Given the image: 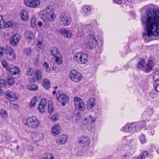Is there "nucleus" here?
I'll return each mask as SVG.
<instances>
[{"instance_id": "nucleus-1", "label": "nucleus", "mask_w": 159, "mask_h": 159, "mask_svg": "<svg viewBox=\"0 0 159 159\" xmlns=\"http://www.w3.org/2000/svg\"><path fill=\"white\" fill-rule=\"evenodd\" d=\"M142 23L146 28L143 38L147 43L151 41L152 36H157L159 33V10L151 9L142 16Z\"/></svg>"}, {"instance_id": "nucleus-2", "label": "nucleus", "mask_w": 159, "mask_h": 159, "mask_svg": "<svg viewBox=\"0 0 159 159\" xmlns=\"http://www.w3.org/2000/svg\"><path fill=\"white\" fill-rule=\"evenodd\" d=\"M44 21V25L46 27L49 26L51 22L54 21L56 16L53 11L52 7L48 5L43 10L40 14Z\"/></svg>"}, {"instance_id": "nucleus-3", "label": "nucleus", "mask_w": 159, "mask_h": 159, "mask_svg": "<svg viewBox=\"0 0 159 159\" xmlns=\"http://www.w3.org/2000/svg\"><path fill=\"white\" fill-rule=\"evenodd\" d=\"M74 60L80 64H85L88 61L87 54L83 52L75 53L74 55Z\"/></svg>"}, {"instance_id": "nucleus-4", "label": "nucleus", "mask_w": 159, "mask_h": 159, "mask_svg": "<svg viewBox=\"0 0 159 159\" xmlns=\"http://www.w3.org/2000/svg\"><path fill=\"white\" fill-rule=\"evenodd\" d=\"M40 125L39 120L34 116H32L26 119L25 125L31 129L38 128Z\"/></svg>"}, {"instance_id": "nucleus-5", "label": "nucleus", "mask_w": 159, "mask_h": 159, "mask_svg": "<svg viewBox=\"0 0 159 159\" xmlns=\"http://www.w3.org/2000/svg\"><path fill=\"white\" fill-rule=\"evenodd\" d=\"M84 43L90 49L95 48L97 43V41L94 36L92 35L87 36L84 39Z\"/></svg>"}, {"instance_id": "nucleus-6", "label": "nucleus", "mask_w": 159, "mask_h": 159, "mask_svg": "<svg viewBox=\"0 0 159 159\" xmlns=\"http://www.w3.org/2000/svg\"><path fill=\"white\" fill-rule=\"evenodd\" d=\"M3 55L5 53L7 59L13 61L16 59V55L14 53V50L10 46H7L3 48Z\"/></svg>"}, {"instance_id": "nucleus-7", "label": "nucleus", "mask_w": 159, "mask_h": 159, "mask_svg": "<svg viewBox=\"0 0 159 159\" xmlns=\"http://www.w3.org/2000/svg\"><path fill=\"white\" fill-rule=\"evenodd\" d=\"M69 77L72 81L76 83L81 81L83 78L82 74L75 70L70 71Z\"/></svg>"}, {"instance_id": "nucleus-8", "label": "nucleus", "mask_w": 159, "mask_h": 159, "mask_svg": "<svg viewBox=\"0 0 159 159\" xmlns=\"http://www.w3.org/2000/svg\"><path fill=\"white\" fill-rule=\"evenodd\" d=\"M59 20L65 26H68L72 21L71 17L66 13H62L60 15Z\"/></svg>"}, {"instance_id": "nucleus-9", "label": "nucleus", "mask_w": 159, "mask_h": 159, "mask_svg": "<svg viewBox=\"0 0 159 159\" xmlns=\"http://www.w3.org/2000/svg\"><path fill=\"white\" fill-rule=\"evenodd\" d=\"M56 98L58 101L61 102L62 106H65L69 101V97L60 92L57 93Z\"/></svg>"}, {"instance_id": "nucleus-10", "label": "nucleus", "mask_w": 159, "mask_h": 159, "mask_svg": "<svg viewBox=\"0 0 159 159\" xmlns=\"http://www.w3.org/2000/svg\"><path fill=\"white\" fill-rule=\"evenodd\" d=\"M74 101L75 106L76 110L80 111L84 110L85 108V105L82 100L78 97H75L74 98Z\"/></svg>"}, {"instance_id": "nucleus-11", "label": "nucleus", "mask_w": 159, "mask_h": 159, "mask_svg": "<svg viewBox=\"0 0 159 159\" xmlns=\"http://www.w3.org/2000/svg\"><path fill=\"white\" fill-rule=\"evenodd\" d=\"M24 3L27 7L36 8L41 4L39 0H24Z\"/></svg>"}, {"instance_id": "nucleus-12", "label": "nucleus", "mask_w": 159, "mask_h": 159, "mask_svg": "<svg viewBox=\"0 0 159 159\" xmlns=\"http://www.w3.org/2000/svg\"><path fill=\"white\" fill-rule=\"evenodd\" d=\"M96 119L94 117H92L90 116L89 118H85L84 121V128L87 129L88 130L90 131L91 130L92 124L91 122H94Z\"/></svg>"}, {"instance_id": "nucleus-13", "label": "nucleus", "mask_w": 159, "mask_h": 159, "mask_svg": "<svg viewBox=\"0 0 159 159\" xmlns=\"http://www.w3.org/2000/svg\"><path fill=\"white\" fill-rule=\"evenodd\" d=\"M4 94L7 96V98L11 101L16 100L18 97V95L16 93L10 91H7L4 93Z\"/></svg>"}, {"instance_id": "nucleus-14", "label": "nucleus", "mask_w": 159, "mask_h": 159, "mask_svg": "<svg viewBox=\"0 0 159 159\" xmlns=\"http://www.w3.org/2000/svg\"><path fill=\"white\" fill-rule=\"evenodd\" d=\"M21 39V36L18 33L14 34L11 37L10 42L14 46H17L19 44V40Z\"/></svg>"}, {"instance_id": "nucleus-15", "label": "nucleus", "mask_w": 159, "mask_h": 159, "mask_svg": "<svg viewBox=\"0 0 159 159\" xmlns=\"http://www.w3.org/2000/svg\"><path fill=\"white\" fill-rule=\"evenodd\" d=\"M14 25L13 21H11L6 23L4 21L3 17L0 16V29H3L4 28L12 27Z\"/></svg>"}, {"instance_id": "nucleus-16", "label": "nucleus", "mask_w": 159, "mask_h": 159, "mask_svg": "<svg viewBox=\"0 0 159 159\" xmlns=\"http://www.w3.org/2000/svg\"><path fill=\"white\" fill-rule=\"evenodd\" d=\"M137 124L134 123H132L130 125L126 124L122 128V130L129 132L135 131L137 128Z\"/></svg>"}, {"instance_id": "nucleus-17", "label": "nucleus", "mask_w": 159, "mask_h": 159, "mask_svg": "<svg viewBox=\"0 0 159 159\" xmlns=\"http://www.w3.org/2000/svg\"><path fill=\"white\" fill-rule=\"evenodd\" d=\"M47 104V101L45 98H42L39 104L38 109L40 112L43 113L45 111V107Z\"/></svg>"}, {"instance_id": "nucleus-18", "label": "nucleus", "mask_w": 159, "mask_h": 159, "mask_svg": "<svg viewBox=\"0 0 159 159\" xmlns=\"http://www.w3.org/2000/svg\"><path fill=\"white\" fill-rule=\"evenodd\" d=\"M154 61L152 60L148 61L146 65L145 66L143 71L146 73H148L154 66Z\"/></svg>"}, {"instance_id": "nucleus-19", "label": "nucleus", "mask_w": 159, "mask_h": 159, "mask_svg": "<svg viewBox=\"0 0 159 159\" xmlns=\"http://www.w3.org/2000/svg\"><path fill=\"white\" fill-rule=\"evenodd\" d=\"M32 137L34 142H38L43 140L44 135L42 133L36 132L33 134Z\"/></svg>"}, {"instance_id": "nucleus-20", "label": "nucleus", "mask_w": 159, "mask_h": 159, "mask_svg": "<svg viewBox=\"0 0 159 159\" xmlns=\"http://www.w3.org/2000/svg\"><path fill=\"white\" fill-rule=\"evenodd\" d=\"M67 136L66 134H62L57 140V143L58 145H62L65 144L67 141Z\"/></svg>"}, {"instance_id": "nucleus-21", "label": "nucleus", "mask_w": 159, "mask_h": 159, "mask_svg": "<svg viewBox=\"0 0 159 159\" xmlns=\"http://www.w3.org/2000/svg\"><path fill=\"white\" fill-rule=\"evenodd\" d=\"M97 101L96 99L94 98H90L87 104V108L88 109H92L96 106Z\"/></svg>"}, {"instance_id": "nucleus-22", "label": "nucleus", "mask_w": 159, "mask_h": 159, "mask_svg": "<svg viewBox=\"0 0 159 159\" xmlns=\"http://www.w3.org/2000/svg\"><path fill=\"white\" fill-rule=\"evenodd\" d=\"M60 33L63 36L67 38H70L72 36L71 32L70 30H67L64 29H61L59 30Z\"/></svg>"}, {"instance_id": "nucleus-23", "label": "nucleus", "mask_w": 159, "mask_h": 159, "mask_svg": "<svg viewBox=\"0 0 159 159\" xmlns=\"http://www.w3.org/2000/svg\"><path fill=\"white\" fill-rule=\"evenodd\" d=\"M78 141L82 144L86 146L89 144L90 140L89 138L87 136L83 135L80 138Z\"/></svg>"}, {"instance_id": "nucleus-24", "label": "nucleus", "mask_w": 159, "mask_h": 159, "mask_svg": "<svg viewBox=\"0 0 159 159\" xmlns=\"http://www.w3.org/2000/svg\"><path fill=\"white\" fill-rule=\"evenodd\" d=\"M9 73L11 75H15L18 74L20 73V70L17 67L10 68L8 70Z\"/></svg>"}, {"instance_id": "nucleus-25", "label": "nucleus", "mask_w": 159, "mask_h": 159, "mask_svg": "<svg viewBox=\"0 0 159 159\" xmlns=\"http://www.w3.org/2000/svg\"><path fill=\"white\" fill-rule=\"evenodd\" d=\"M50 53L52 56H54V57L60 55L61 54L58 52V49L56 47H52L50 50Z\"/></svg>"}, {"instance_id": "nucleus-26", "label": "nucleus", "mask_w": 159, "mask_h": 159, "mask_svg": "<svg viewBox=\"0 0 159 159\" xmlns=\"http://www.w3.org/2000/svg\"><path fill=\"white\" fill-rule=\"evenodd\" d=\"M52 132L54 135L58 134L61 131V127L58 125H56L52 128Z\"/></svg>"}, {"instance_id": "nucleus-27", "label": "nucleus", "mask_w": 159, "mask_h": 159, "mask_svg": "<svg viewBox=\"0 0 159 159\" xmlns=\"http://www.w3.org/2000/svg\"><path fill=\"white\" fill-rule=\"evenodd\" d=\"M145 63V60L143 59H142L138 63L137 66L138 69L141 70L143 69L145 67L144 65Z\"/></svg>"}, {"instance_id": "nucleus-28", "label": "nucleus", "mask_w": 159, "mask_h": 159, "mask_svg": "<svg viewBox=\"0 0 159 159\" xmlns=\"http://www.w3.org/2000/svg\"><path fill=\"white\" fill-rule=\"evenodd\" d=\"M34 75L38 81L41 80L42 78V74L41 71L37 70L34 73Z\"/></svg>"}, {"instance_id": "nucleus-29", "label": "nucleus", "mask_w": 159, "mask_h": 159, "mask_svg": "<svg viewBox=\"0 0 159 159\" xmlns=\"http://www.w3.org/2000/svg\"><path fill=\"white\" fill-rule=\"evenodd\" d=\"M20 14L21 18L23 20L26 21L28 20V15L27 11L22 10L21 11Z\"/></svg>"}, {"instance_id": "nucleus-30", "label": "nucleus", "mask_w": 159, "mask_h": 159, "mask_svg": "<svg viewBox=\"0 0 159 159\" xmlns=\"http://www.w3.org/2000/svg\"><path fill=\"white\" fill-rule=\"evenodd\" d=\"M48 112L49 114H51L53 111L54 108L53 106V103L51 101L49 100L48 102Z\"/></svg>"}, {"instance_id": "nucleus-31", "label": "nucleus", "mask_w": 159, "mask_h": 159, "mask_svg": "<svg viewBox=\"0 0 159 159\" xmlns=\"http://www.w3.org/2000/svg\"><path fill=\"white\" fill-rule=\"evenodd\" d=\"M134 124H137V128L136 130H140V129L145 127L146 125V122L144 120L140 121L138 123H134Z\"/></svg>"}, {"instance_id": "nucleus-32", "label": "nucleus", "mask_w": 159, "mask_h": 159, "mask_svg": "<svg viewBox=\"0 0 159 159\" xmlns=\"http://www.w3.org/2000/svg\"><path fill=\"white\" fill-rule=\"evenodd\" d=\"M25 37L28 40H31L34 38V35L32 33L29 31H27L25 33Z\"/></svg>"}, {"instance_id": "nucleus-33", "label": "nucleus", "mask_w": 159, "mask_h": 159, "mask_svg": "<svg viewBox=\"0 0 159 159\" xmlns=\"http://www.w3.org/2000/svg\"><path fill=\"white\" fill-rule=\"evenodd\" d=\"M148 152L146 151H144L143 153H141L138 157H136L134 159H145L148 157Z\"/></svg>"}, {"instance_id": "nucleus-34", "label": "nucleus", "mask_w": 159, "mask_h": 159, "mask_svg": "<svg viewBox=\"0 0 159 159\" xmlns=\"http://www.w3.org/2000/svg\"><path fill=\"white\" fill-rule=\"evenodd\" d=\"M55 58V63L58 65H60L63 62V59L62 58V55L61 54L58 55V56L54 57Z\"/></svg>"}, {"instance_id": "nucleus-35", "label": "nucleus", "mask_w": 159, "mask_h": 159, "mask_svg": "<svg viewBox=\"0 0 159 159\" xmlns=\"http://www.w3.org/2000/svg\"><path fill=\"white\" fill-rule=\"evenodd\" d=\"M74 116L77 120H80L81 117V114L79 110H75L74 113Z\"/></svg>"}, {"instance_id": "nucleus-36", "label": "nucleus", "mask_w": 159, "mask_h": 159, "mask_svg": "<svg viewBox=\"0 0 159 159\" xmlns=\"http://www.w3.org/2000/svg\"><path fill=\"white\" fill-rule=\"evenodd\" d=\"M37 50L40 53L42 52L44 48V46L42 41H39L37 44Z\"/></svg>"}, {"instance_id": "nucleus-37", "label": "nucleus", "mask_w": 159, "mask_h": 159, "mask_svg": "<svg viewBox=\"0 0 159 159\" xmlns=\"http://www.w3.org/2000/svg\"><path fill=\"white\" fill-rule=\"evenodd\" d=\"M0 116L2 118L6 119L8 117V113L5 110L0 109Z\"/></svg>"}, {"instance_id": "nucleus-38", "label": "nucleus", "mask_w": 159, "mask_h": 159, "mask_svg": "<svg viewBox=\"0 0 159 159\" xmlns=\"http://www.w3.org/2000/svg\"><path fill=\"white\" fill-rule=\"evenodd\" d=\"M23 52L24 54L28 56L31 54V50L30 48H26L24 49Z\"/></svg>"}, {"instance_id": "nucleus-39", "label": "nucleus", "mask_w": 159, "mask_h": 159, "mask_svg": "<svg viewBox=\"0 0 159 159\" xmlns=\"http://www.w3.org/2000/svg\"><path fill=\"white\" fill-rule=\"evenodd\" d=\"M28 89L30 90H36L38 89V86L36 84L29 85L28 86Z\"/></svg>"}, {"instance_id": "nucleus-40", "label": "nucleus", "mask_w": 159, "mask_h": 159, "mask_svg": "<svg viewBox=\"0 0 159 159\" xmlns=\"http://www.w3.org/2000/svg\"><path fill=\"white\" fill-rule=\"evenodd\" d=\"M43 82L44 83V87L47 89H48L50 87L49 81L47 79H45L43 80Z\"/></svg>"}, {"instance_id": "nucleus-41", "label": "nucleus", "mask_w": 159, "mask_h": 159, "mask_svg": "<svg viewBox=\"0 0 159 159\" xmlns=\"http://www.w3.org/2000/svg\"><path fill=\"white\" fill-rule=\"evenodd\" d=\"M36 17L35 16H33L31 21V25L33 28L35 27L36 25Z\"/></svg>"}, {"instance_id": "nucleus-42", "label": "nucleus", "mask_w": 159, "mask_h": 159, "mask_svg": "<svg viewBox=\"0 0 159 159\" xmlns=\"http://www.w3.org/2000/svg\"><path fill=\"white\" fill-rule=\"evenodd\" d=\"M153 79L155 82L159 81V70H157V71L155 73L153 77Z\"/></svg>"}, {"instance_id": "nucleus-43", "label": "nucleus", "mask_w": 159, "mask_h": 159, "mask_svg": "<svg viewBox=\"0 0 159 159\" xmlns=\"http://www.w3.org/2000/svg\"><path fill=\"white\" fill-rule=\"evenodd\" d=\"M37 101V98L36 96H35L32 99L30 102V107H34L36 104Z\"/></svg>"}, {"instance_id": "nucleus-44", "label": "nucleus", "mask_w": 159, "mask_h": 159, "mask_svg": "<svg viewBox=\"0 0 159 159\" xmlns=\"http://www.w3.org/2000/svg\"><path fill=\"white\" fill-rule=\"evenodd\" d=\"M7 80L8 84L11 85L14 83L15 79L14 77L9 76L7 77Z\"/></svg>"}, {"instance_id": "nucleus-45", "label": "nucleus", "mask_w": 159, "mask_h": 159, "mask_svg": "<svg viewBox=\"0 0 159 159\" xmlns=\"http://www.w3.org/2000/svg\"><path fill=\"white\" fill-rule=\"evenodd\" d=\"M58 118L59 115L57 113H56L54 115L50 116V119L52 121H56Z\"/></svg>"}, {"instance_id": "nucleus-46", "label": "nucleus", "mask_w": 159, "mask_h": 159, "mask_svg": "<svg viewBox=\"0 0 159 159\" xmlns=\"http://www.w3.org/2000/svg\"><path fill=\"white\" fill-rule=\"evenodd\" d=\"M2 65L3 67L6 70H8L9 69V67L8 66L7 62L5 60H3L2 61Z\"/></svg>"}, {"instance_id": "nucleus-47", "label": "nucleus", "mask_w": 159, "mask_h": 159, "mask_svg": "<svg viewBox=\"0 0 159 159\" xmlns=\"http://www.w3.org/2000/svg\"><path fill=\"white\" fill-rule=\"evenodd\" d=\"M6 85V81L3 80H0V87L3 88L5 87Z\"/></svg>"}, {"instance_id": "nucleus-48", "label": "nucleus", "mask_w": 159, "mask_h": 159, "mask_svg": "<svg viewBox=\"0 0 159 159\" xmlns=\"http://www.w3.org/2000/svg\"><path fill=\"white\" fill-rule=\"evenodd\" d=\"M139 139L141 143H143L146 141V138L144 135L142 134L140 136Z\"/></svg>"}, {"instance_id": "nucleus-49", "label": "nucleus", "mask_w": 159, "mask_h": 159, "mask_svg": "<svg viewBox=\"0 0 159 159\" xmlns=\"http://www.w3.org/2000/svg\"><path fill=\"white\" fill-rule=\"evenodd\" d=\"M83 9V10L86 12H89L91 10V7L88 5L85 6Z\"/></svg>"}, {"instance_id": "nucleus-50", "label": "nucleus", "mask_w": 159, "mask_h": 159, "mask_svg": "<svg viewBox=\"0 0 159 159\" xmlns=\"http://www.w3.org/2000/svg\"><path fill=\"white\" fill-rule=\"evenodd\" d=\"M43 66L46 69V71L47 72H49L50 70V69L49 67L48 64L46 62H44L43 64Z\"/></svg>"}, {"instance_id": "nucleus-51", "label": "nucleus", "mask_w": 159, "mask_h": 159, "mask_svg": "<svg viewBox=\"0 0 159 159\" xmlns=\"http://www.w3.org/2000/svg\"><path fill=\"white\" fill-rule=\"evenodd\" d=\"M34 72V70L31 68H29L27 69V74L28 75H32Z\"/></svg>"}, {"instance_id": "nucleus-52", "label": "nucleus", "mask_w": 159, "mask_h": 159, "mask_svg": "<svg viewBox=\"0 0 159 159\" xmlns=\"http://www.w3.org/2000/svg\"><path fill=\"white\" fill-rule=\"evenodd\" d=\"M153 85L155 90L158 92H159V83L157 84L156 82L154 83Z\"/></svg>"}, {"instance_id": "nucleus-53", "label": "nucleus", "mask_w": 159, "mask_h": 159, "mask_svg": "<svg viewBox=\"0 0 159 159\" xmlns=\"http://www.w3.org/2000/svg\"><path fill=\"white\" fill-rule=\"evenodd\" d=\"M40 159H54L53 156L51 154L48 155L46 157H42Z\"/></svg>"}, {"instance_id": "nucleus-54", "label": "nucleus", "mask_w": 159, "mask_h": 159, "mask_svg": "<svg viewBox=\"0 0 159 159\" xmlns=\"http://www.w3.org/2000/svg\"><path fill=\"white\" fill-rule=\"evenodd\" d=\"M145 111L149 115H152L153 112V110L151 109H147Z\"/></svg>"}, {"instance_id": "nucleus-55", "label": "nucleus", "mask_w": 159, "mask_h": 159, "mask_svg": "<svg viewBox=\"0 0 159 159\" xmlns=\"http://www.w3.org/2000/svg\"><path fill=\"white\" fill-rule=\"evenodd\" d=\"M39 60L38 59H36L34 63V65L36 66H38L39 64Z\"/></svg>"}, {"instance_id": "nucleus-56", "label": "nucleus", "mask_w": 159, "mask_h": 159, "mask_svg": "<svg viewBox=\"0 0 159 159\" xmlns=\"http://www.w3.org/2000/svg\"><path fill=\"white\" fill-rule=\"evenodd\" d=\"M113 1L114 2L119 4H121L122 3L121 0H113Z\"/></svg>"}, {"instance_id": "nucleus-57", "label": "nucleus", "mask_w": 159, "mask_h": 159, "mask_svg": "<svg viewBox=\"0 0 159 159\" xmlns=\"http://www.w3.org/2000/svg\"><path fill=\"white\" fill-rule=\"evenodd\" d=\"M43 25V23L41 21H39L38 22V25L39 26H42Z\"/></svg>"}, {"instance_id": "nucleus-58", "label": "nucleus", "mask_w": 159, "mask_h": 159, "mask_svg": "<svg viewBox=\"0 0 159 159\" xmlns=\"http://www.w3.org/2000/svg\"><path fill=\"white\" fill-rule=\"evenodd\" d=\"M2 88L0 87V95H2L3 93V90L2 89Z\"/></svg>"}, {"instance_id": "nucleus-59", "label": "nucleus", "mask_w": 159, "mask_h": 159, "mask_svg": "<svg viewBox=\"0 0 159 159\" xmlns=\"http://www.w3.org/2000/svg\"><path fill=\"white\" fill-rule=\"evenodd\" d=\"M56 93H57V92H56V91H53V92L52 93H53V95H55V94H56Z\"/></svg>"}, {"instance_id": "nucleus-60", "label": "nucleus", "mask_w": 159, "mask_h": 159, "mask_svg": "<svg viewBox=\"0 0 159 159\" xmlns=\"http://www.w3.org/2000/svg\"><path fill=\"white\" fill-rule=\"evenodd\" d=\"M58 88V87L57 86H56V87H54V89H57V88Z\"/></svg>"}]
</instances>
